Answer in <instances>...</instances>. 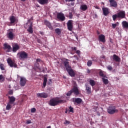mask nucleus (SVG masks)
Masks as SVG:
<instances>
[{
  "label": "nucleus",
  "instance_id": "obj_47",
  "mask_svg": "<svg viewBox=\"0 0 128 128\" xmlns=\"http://www.w3.org/2000/svg\"><path fill=\"white\" fill-rule=\"evenodd\" d=\"M66 2H75L76 0H64Z\"/></svg>",
  "mask_w": 128,
  "mask_h": 128
},
{
  "label": "nucleus",
  "instance_id": "obj_19",
  "mask_svg": "<svg viewBox=\"0 0 128 128\" xmlns=\"http://www.w3.org/2000/svg\"><path fill=\"white\" fill-rule=\"evenodd\" d=\"M102 10H103V15H104V16H108L110 14L108 8H102Z\"/></svg>",
  "mask_w": 128,
  "mask_h": 128
},
{
  "label": "nucleus",
  "instance_id": "obj_12",
  "mask_svg": "<svg viewBox=\"0 0 128 128\" xmlns=\"http://www.w3.org/2000/svg\"><path fill=\"white\" fill-rule=\"evenodd\" d=\"M37 96L38 98H46L48 97V94L46 92L38 93Z\"/></svg>",
  "mask_w": 128,
  "mask_h": 128
},
{
  "label": "nucleus",
  "instance_id": "obj_54",
  "mask_svg": "<svg viewBox=\"0 0 128 128\" xmlns=\"http://www.w3.org/2000/svg\"><path fill=\"white\" fill-rule=\"evenodd\" d=\"M37 42L38 44H42V41L40 40H38Z\"/></svg>",
  "mask_w": 128,
  "mask_h": 128
},
{
  "label": "nucleus",
  "instance_id": "obj_38",
  "mask_svg": "<svg viewBox=\"0 0 128 128\" xmlns=\"http://www.w3.org/2000/svg\"><path fill=\"white\" fill-rule=\"evenodd\" d=\"M34 66L37 68L38 69H40V64H39V62H36V64H34Z\"/></svg>",
  "mask_w": 128,
  "mask_h": 128
},
{
  "label": "nucleus",
  "instance_id": "obj_13",
  "mask_svg": "<svg viewBox=\"0 0 128 128\" xmlns=\"http://www.w3.org/2000/svg\"><path fill=\"white\" fill-rule=\"evenodd\" d=\"M11 49H12V47L10 44H8V43L6 42L4 44V50H8L7 52H10Z\"/></svg>",
  "mask_w": 128,
  "mask_h": 128
},
{
  "label": "nucleus",
  "instance_id": "obj_2",
  "mask_svg": "<svg viewBox=\"0 0 128 128\" xmlns=\"http://www.w3.org/2000/svg\"><path fill=\"white\" fill-rule=\"evenodd\" d=\"M65 102V100H60V98L56 97L52 98L50 100L49 105L52 106H56L59 104H64Z\"/></svg>",
  "mask_w": 128,
  "mask_h": 128
},
{
  "label": "nucleus",
  "instance_id": "obj_61",
  "mask_svg": "<svg viewBox=\"0 0 128 128\" xmlns=\"http://www.w3.org/2000/svg\"><path fill=\"white\" fill-rule=\"evenodd\" d=\"M32 18H33L32 17V18H30V20H28V22H30V20H32Z\"/></svg>",
  "mask_w": 128,
  "mask_h": 128
},
{
  "label": "nucleus",
  "instance_id": "obj_46",
  "mask_svg": "<svg viewBox=\"0 0 128 128\" xmlns=\"http://www.w3.org/2000/svg\"><path fill=\"white\" fill-rule=\"evenodd\" d=\"M69 109H70V112H74V109L73 108H72V106H70Z\"/></svg>",
  "mask_w": 128,
  "mask_h": 128
},
{
  "label": "nucleus",
  "instance_id": "obj_41",
  "mask_svg": "<svg viewBox=\"0 0 128 128\" xmlns=\"http://www.w3.org/2000/svg\"><path fill=\"white\" fill-rule=\"evenodd\" d=\"M107 69L110 71H112V67L111 66L109 65L107 66Z\"/></svg>",
  "mask_w": 128,
  "mask_h": 128
},
{
  "label": "nucleus",
  "instance_id": "obj_5",
  "mask_svg": "<svg viewBox=\"0 0 128 128\" xmlns=\"http://www.w3.org/2000/svg\"><path fill=\"white\" fill-rule=\"evenodd\" d=\"M118 110L116 109L115 106H112L111 107H109L108 109H107V112L110 114H114L115 113L118 112Z\"/></svg>",
  "mask_w": 128,
  "mask_h": 128
},
{
  "label": "nucleus",
  "instance_id": "obj_1",
  "mask_svg": "<svg viewBox=\"0 0 128 128\" xmlns=\"http://www.w3.org/2000/svg\"><path fill=\"white\" fill-rule=\"evenodd\" d=\"M69 60L66 59V60H64L60 64L62 68H66L68 74L71 77L75 76V72L70 64Z\"/></svg>",
  "mask_w": 128,
  "mask_h": 128
},
{
  "label": "nucleus",
  "instance_id": "obj_55",
  "mask_svg": "<svg viewBox=\"0 0 128 128\" xmlns=\"http://www.w3.org/2000/svg\"><path fill=\"white\" fill-rule=\"evenodd\" d=\"M90 70L89 69H88V70H87V73L90 74Z\"/></svg>",
  "mask_w": 128,
  "mask_h": 128
},
{
  "label": "nucleus",
  "instance_id": "obj_36",
  "mask_svg": "<svg viewBox=\"0 0 128 128\" xmlns=\"http://www.w3.org/2000/svg\"><path fill=\"white\" fill-rule=\"evenodd\" d=\"M112 18H113V20L114 21H116V20L117 18H118V14H114L113 16H112Z\"/></svg>",
  "mask_w": 128,
  "mask_h": 128
},
{
  "label": "nucleus",
  "instance_id": "obj_3",
  "mask_svg": "<svg viewBox=\"0 0 128 128\" xmlns=\"http://www.w3.org/2000/svg\"><path fill=\"white\" fill-rule=\"evenodd\" d=\"M28 54L25 51H20L17 54V57L20 60H24L28 58Z\"/></svg>",
  "mask_w": 128,
  "mask_h": 128
},
{
  "label": "nucleus",
  "instance_id": "obj_7",
  "mask_svg": "<svg viewBox=\"0 0 128 128\" xmlns=\"http://www.w3.org/2000/svg\"><path fill=\"white\" fill-rule=\"evenodd\" d=\"M73 22H74V21L72 20H69L68 21V22H67L68 29L70 32H72V29L74 28Z\"/></svg>",
  "mask_w": 128,
  "mask_h": 128
},
{
  "label": "nucleus",
  "instance_id": "obj_15",
  "mask_svg": "<svg viewBox=\"0 0 128 128\" xmlns=\"http://www.w3.org/2000/svg\"><path fill=\"white\" fill-rule=\"evenodd\" d=\"M10 24H14L15 22H18V19L16 18V16H12L10 18Z\"/></svg>",
  "mask_w": 128,
  "mask_h": 128
},
{
  "label": "nucleus",
  "instance_id": "obj_43",
  "mask_svg": "<svg viewBox=\"0 0 128 128\" xmlns=\"http://www.w3.org/2000/svg\"><path fill=\"white\" fill-rule=\"evenodd\" d=\"M116 26H117L116 24H112V28H113V29H115Z\"/></svg>",
  "mask_w": 128,
  "mask_h": 128
},
{
  "label": "nucleus",
  "instance_id": "obj_64",
  "mask_svg": "<svg viewBox=\"0 0 128 128\" xmlns=\"http://www.w3.org/2000/svg\"><path fill=\"white\" fill-rule=\"evenodd\" d=\"M40 34H42V33H40Z\"/></svg>",
  "mask_w": 128,
  "mask_h": 128
},
{
  "label": "nucleus",
  "instance_id": "obj_21",
  "mask_svg": "<svg viewBox=\"0 0 128 128\" xmlns=\"http://www.w3.org/2000/svg\"><path fill=\"white\" fill-rule=\"evenodd\" d=\"M113 60L117 62H120V58L116 54H113Z\"/></svg>",
  "mask_w": 128,
  "mask_h": 128
},
{
  "label": "nucleus",
  "instance_id": "obj_24",
  "mask_svg": "<svg viewBox=\"0 0 128 128\" xmlns=\"http://www.w3.org/2000/svg\"><path fill=\"white\" fill-rule=\"evenodd\" d=\"M80 8V10H82L83 12H86L88 10V7L86 4H82L81 5Z\"/></svg>",
  "mask_w": 128,
  "mask_h": 128
},
{
  "label": "nucleus",
  "instance_id": "obj_62",
  "mask_svg": "<svg viewBox=\"0 0 128 128\" xmlns=\"http://www.w3.org/2000/svg\"><path fill=\"white\" fill-rule=\"evenodd\" d=\"M73 62H74V64H76V61H73Z\"/></svg>",
  "mask_w": 128,
  "mask_h": 128
},
{
  "label": "nucleus",
  "instance_id": "obj_59",
  "mask_svg": "<svg viewBox=\"0 0 128 128\" xmlns=\"http://www.w3.org/2000/svg\"><path fill=\"white\" fill-rule=\"evenodd\" d=\"M22 2H25L26 1V0H20Z\"/></svg>",
  "mask_w": 128,
  "mask_h": 128
},
{
  "label": "nucleus",
  "instance_id": "obj_31",
  "mask_svg": "<svg viewBox=\"0 0 128 128\" xmlns=\"http://www.w3.org/2000/svg\"><path fill=\"white\" fill-rule=\"evenodd\" d=\"M102 80H103V83H104L105 84H108L109 83L108 80L105 78H102Z\"/></svg>",
  "mask_w": 128,
  "mask_h": 128
},
{
  "label": "nucleus",
  "instance_id": "obj_27",
  "mask_svg": "<svg viewBox=\"0 0 128 128\" xmlns=\"http://www.w3.org/2000/svg\"><path fill=\"white\" fill-rule=\"evenodd\" d=\"M85 87L86 88V91H87V93H88V94H90L92 92L91 87L88 85H85Z\"/></svg>",
  "mask_w": 128,
  "mask_h": 128
},
{
  "label": "nucleus",
  "instance_id": "obj_20",
  "mask_svg": "<svg viewBox=\"0 0 128 128\" xmlns=\"http://www.w3.org/2000/svg\"><path fill=\"white\" fill-rule=\"evenodd\" d=\"M44 25L46 26L50 30H53L54 28L52 27V24L48 20H44Z\"/></svg>",
  "mask_w": 128,
  "mask_h": 128
},
{
  "label": "nucleus",
  "instance_id": "obj_40",
  "mask_svg": "<svg viewBox=\"0 0 128 128\" xmlns=\"http://www.w3.org/2000/svg\"><path fill=\"white\" fill-rule=\"evenodd\" d=\"M91 58H92V61H94V62L97 61L96 57L95 56H92V57H91Z\"/></svg>",
  "mask_w": 128,
  "mask_h": 128
},
{
  "label": "nucleus",
  "instance_id": "obj_30",
  "mask_svg": "<svg viewBox=\"0 0 128 128\" xmlns=\"http://www.w3.org/2000/svg\"><path fill=\"white\" fill-rule=\"evenodd\" d=\"M11 104H12L10 103H9V102L8 103L7 106L6 107V110H9L12 108V106H11Z\"/></svg>",
  "mask_w": 128,
  "mask_h": 128
},
{
  "label": "nucleus",
  "instance_id": "obj_34",
  "mask_svg": "<svg viewBox=\"0 0 128 128\" xmlns=\"http://www.w3.org/2000/svg\"><path fill=\"white\" fill-rule=\"evenodd\" d=\"M55 32H56V34H60L61 33V30L60 28H57L55 29Z\"/></svg>",
  "mask_w": 128,
  "mask_h": 128
},
{
  "label": "nucleus",
  "instance_id": "obj_58",
  "mask_svg": "<svg viewBox=\"0 0 128 128\" xmlns=\"http://www.w3.org/2000/svg\"><path fill=\"white\" fill-rule=\"evenodd\" d=\"M76 38L77 39V40H78V36H76Z\"/></svg>",
  "mask_w": 128,
  "mask_h": 128
},
{
  "label": "nucleus",
  "instance_id": "obj_63",
  "mask_svg": "<svg viewBox=\"0 0 128 128\" xmlns=\"http://www.w3.org/2000/svg\"><path fill=\"white\" fill-rule=\"evenodd\" d=\"M68 113V111H66V114H67Z\"/></svg>",
  "mask_w": 128,
  "mask_h": 128
},
{
  "label": "nucleus",
  "instance_id": "obj_25",
  "mask_svg": "<svg viewBox=\"0 0 128 128\" xmlns=\"http://www.w3.org/2000/svg\"><path fill=\"white\" fill-rule=\"evenodd\" d=\"M47 82H48V78L46 76H44V78L43 86H42V88H46Z\"/></svg>",
  "mask_w": 128,
  "mask_h": 128
},
{
  "label": "nucleus",
  "instance_id": "obj_22",
  "mask_svg": "<svg viewBox=\"0 0 128 128\" xmlns=\"http://www.w3.org/2000/svg\"><path fill=\"white\" fill-rule=\"evenodd\" d=\"M37 1L41 5L46 4L48 3V0H37Z\"/></svg>",
  "mask_w": 128,
  "mask_h": 128
},
{
  "label": "nucleus",
  "instance_id": "obj_57",
  "mask_svg": "<svg viewBox=\"0 0 128 128\" xmlns=\"http://www.w3.org/2000/svg\"><path fill=\"white\" fill-rule=\"evenodd\" d=\"M70 4H71L72 6H74V2H71Z\"/></svg>",
  "mask_w": 128,
  "mask_h": 128
},
{
  "label": "nucleus",
  "instance_id": "obj_49",
  "mask_svg": "<svg viewBox=\"0 0 128 128\" xmlns=\"http://www.w3.org/2000/svg\"><path fill=\"white\" fill-rule=\"evenodd\" d=\"M26 124H28L32 123V121L31 120H27L26 122Z\"/></svg>",
  "mask_w": 128,
  "mask_h": 128
},
{
  "label": "nucleus",
  "instance_id": "obj_26",
  "mask_svg": "<svg viewBox=\"0 0 128 128\" xmlns=\"http://www.w3.org/2000/svg\"><path fill=\"white\" fill-rule=\"evenodd\" d=\"M28 32L30 34H33V28H32V23H31L28 28Z\"/></svg>",
  "mask_w": 128,
  "mask_h": 128
},
{
  "label": "nucleus",
  "instance_id": "obj_39",
  "mask_svg": "<svg viewBox=\"0 0 128 128\" xmlns=\"http://www.w3.org/2000/svg\"><path fill=\"white\" fill-rule=\"evenodd\" d=\"M72 90L70 91H68L67 94H66V96H72Z\"/></svg>",
  "mask_w": 128,
  "mask_h": 128
},
{
  "label": "nucleus",
  "instance_id": "obj_52",
  "mask_svg": "<svg viewBox=\"0 0 128 128\" xmlns=\"http://www.w3.org/2000/svg\"><path fill=\"white\" fill-rule=\"evenodd\" d=\"M72 50L76 51L77 50L76 47H72Z\"/></svg>",
  "mask_w": 128,
  "mask_h": 128
},
{
  "label": "nucleus",
  "instance_id": "obj_48",
  "mask_svg": "<svg viewBox=\"0 0 128 128\" xmlns=\"http://www.w3.org/2000/svg\"><path fill=\"white\" fill-rule=\"evenodd\" d=\"M76 54H78V56H80V50H77L76 51Z\"/></svg>",
  "mask_w": 128,
  "mask_h": 128
},
{
  "label": "nucleus",
  "instance_id": "obj_10",
  "mask_svg": "<svg viewBox=\"0 0 128 128\" xmlns=\"http://www.w3.org/2000/svg\"><path fill=\"white\" fill-rule=\"evenodd\" d=\"M118 18H124L126 16V13L124 10L119 12L118 14Z\"/></svg>",
  "mask_w": 128,
  "mask_h": 128
},
{
  "label": "nucleus",
  "instance_id": "obj_51",
  "mask_svg": "<svg viewBox=\"0 0 128 128\" xmlns=\"http://www.w3.org/2000/svg\"><path fill=\"white\" fill-rule=\"evenodd\" d=\"M69 17H70V19H72V18L73 16H72V13H70V14Z\"/></svg>",
  "mask_w": 128,
  "mask_h": 128
},
{
  "label": "nucleus",
  "instance_id": "obj_44",
  "mask_svg": "<svg viewBox=\"0 0 128 128\" xmlns=\"http://www.w3.org/2000/svg\"><path fill=\"white\" fill-rule=\"evenodd\" d=\"M36 112V108H32V109H31V112L32 113H34V112Z\"/></svg>",
  "mask_w": 128,
  "mask_h": 128
},
{
  "label": "nucleus",
  "instance_id": "obj_33",
  "mask_svg": "<svg viewBox=\"0 0 128 128\" xmlns=\"http://www.w3.org/2000/svg\"><path fill=\"white\" fill-rule=\"evenodd\" d=\"M0 68L2 70V71L5 70L4 65L3 64H2V62H0Z\"/></svg>",
  "mask_w": 128,
  "mask_h": 128
},
{
  "label": "nucleus",
  "instance_id": "obj_45",
  "mask_svg": "<svg viewBox=\"0 0 128 128\" xmlns=\"http://www.w3.org/2000/svg\"><path fill=\"white\" fill-rule=\"evenodd\" d=\"M48 80H49V81L48 82V85L52 84V79H49Z\"/></svg>",
  "mask_w": 128,
  "mask_h": 128
},
{
  "label": "nucleus",
  "instance_id": "obj_37",
  "mask_svg": "<svg viewBox=\"0 0 128 128\" xmlns=\"http://www.w3.org/2000/svg\"><path fill=\"white\" fill-rule=\"evenodd\" d=\"M4 80V78L2 74L0 75V82H2Z\"/></svg>",
  "mask_w": 128,
  "mask_h": 128
},
{
  "label": "nucleus",
  "instance_id": "obj_16",
  "mask_svg": "<svg viewBox=\"0 0 128 128\" xmlns=\"http://www.w3.org/2000/svg\"><path fill=\"white\" fill-rule=\"evenodd\" d=\"M99 42L104 43L106 42V36L104 34H101L98 36Z\"/></svg>",
  "mask_w": 128,
  "mask_h": 128
},
{
  "label": "nucleus",
  "instance_id": "obj_17",
  "mask_svg": "<svg viewBox=\"0 0 128 128\" xmlns=\"http://www.w3.org/2000/svg\"><path fill=\"white\" fill-rule=\"evenodd\" d=\"M73 102L75 104H80L82 102V100L81 98H74Z\"/></svg>",
  "mask_w": 128,
  "mask_h": 128
},
{
  "label": "nucleus",
  "instance_id": "obj_9",
  "mask_svg": "<svg viewBox=\"0 0 128 128\" xmlns=\"http://www.w3.org/2000/svg\"><path fill=\"white\" fill-rule=\"evenodd\" d=\"M71 90L72 93H74L76 96H78L80 94V92L76 86H74V88Z\"/></svg>",
  "mask_w": 128,
  "mask_h": 128
},
{
  "label": "nucleus",
  "instance_id": "obj_42",
  "mask_svg": "<svg viewBox=\"0 0 128 128\" xmlns=\"http://www.w3.org/2000/svg\"><path fill=\"white\" fill-rule=\"evenodd\" d=\"M70 124V121H68V120H65V122H64V124L66 125H68Z\"/></svg>",
  "mask_w": 128,
  "mask_h": 128
},
{
  "label": "nucleus",
  "instance_id": "obj_56",
  "mask_svg": "<svg viewBox=\"0 0 128 128\" xmlns=\"http://www.w3.org/2000/svg\"><path fill=\"white\" fill-rule=\"evenodd\" d=\"M101 58H106V56H101Z\"/></svg>",
  "mask_w": 128,
  "mask_h": 128
},
{
  "label": "nucleus",
  "instance_id": "obj_32",
  "mask_svg": "<svg viewBox=\"0 0 128 128\" xmlns=\"http://www.w3.org/2000/svg\"><path fill=\"white\" fill-rule=\"evenodd\" d=\"M99 76H100L104 78H106V76L104 74L102 70H100V72H99Z\"/></svg>",
  "mask_w": 128,
  "mask_h": 128
},
{
  "label": "nucleus",
  "instance_id": "obj_18",
  "mask_svg": "<svg viewBox=\"0 0 128 128\" xmlns=\"http://www.w3.org/2000/svg\"><path fill=\"white\" fill-rule=\"evenodd\" d=\"M26 82V78L21 77L20 80V84L22 86H24Z\"/></svg>",
  "mask_w": 128,
  "mask_h": 128
},
{
  "label": "nucleus",
  "instance_id": "obj_4",
  "mask_svg": "<svg viewBox=\"0 0 128 128\" xmlns=\"http://www.w3.org/2000/svg\"><path fill=\"white\" fill-rule=\"evenodd\" d=\"M7 38L10 40H12L14 37V30L12 28H10L8 30L6 34Z\"/></svg>",
  "mask_w": 128,
  "mask_h": 128
},
{
  "label": "nucleus",
  "instance_id": "obj_6",
  "mask_svg": "<svg viewBox=\"0 0 128 128\" xmlns=\"http://www.w3.org/2000/svg\"><path fill=\"white\" fill-rule=\"evenodd\" d=\"M57 18L61 22H64L66 20L64 14L62 12L58 13Z\"/></svg>",
  "mask_w": 128,
  "mask_h": 128
},
{
  "label": "nucleus",
  "instance_id": "obj_29",
  "mask_svg": "<svg viewBox=\"0 0 128 128\" xmlns=\"http://www.w3.org/2000/svg\"><path fill=\"white\" fill-rule=\"evenodd\" d=\"M122 26L124 28H128V22L126 21H124L122 22Z\"/></svg>",
  "mask_w": 128,
  "mask_h": 128
},
{
  "label": "nucleus",
  "instance_id": "obj_60",
  "mask_svg": "<svg viewBox=\"0 0 128 128\" xmlns=\"http://www.w3.org/2000/svg\"><path fill=\"white\" fill-rule=\"evenodd\" d=\"M46 128H51V126H48Z\"/></svg>",
  "mask_w": 128,
  "mask_h": 128
},
{
  "label": "nucleus",
  "instance_id": "obj_35",
  "mask_svg": "<svg viewBox=\"0 0 128 128\" xmlns=\"http://www.w3.org/2000/svg\"><path fill=\"white\" fill-rule=\"evenodd\" d=\"M92 62L91 60H88V62H87V66L90 67L92 66Z\"/></svg>",
  "mask_w": 128,
  "mask_h": 128
},
{
  "label": "nucleus",
  "instance_id": "obj_53",
  "mask_svg": "<svg viewBox=\"0 0 128 128\" xmlns=\"http://www.w3.org/2000/svg\"><path fill=\"white\" fill-rule=\"evenodd\" d=\"M41 62V60L40 59V58H37L36 59V62Z\"/></svg>",
  "mask_w": 128,
  "mask_h": 128
},
{
  "label": "nucleus",
  "instance_id": "obj_11",
  "mask_svg": "<svg viewBox=\"0 0 128 128\" xmlns=\"http://www.w3.org/2000/svg\"><path fill=\"white\" fill-rule=\"evenodd\" d=\"M20 49L19 45L16 43L12 45V52L14 53L16 52Z\"/></svg>",
  "mask_w": 128,
  "mask_h": 128
},
{
  "label": "nucleus",
  "instance_id": "obj_8",
  "mask_svg": "<svg viewBox=\"0 0 128 128\" xmlns=\"http://www.w3.org/2000/svg\"><path fill=\"white\" fill-rule=\"evenodd\" d=\"M7 62L10 68H17V64L16 63H14L11 58H8Z\"/></svg>",
  "mask_w": 128,
  "mask_h": 128
},
{
  "label": "nucleus",
  "instance_id": "obj_50",
  "mask_svg": "<svg viewBox=\"0 0 128 128\" xmlns=\"http://www.w3.org/2000/svg\"><path fill=\"white\" fill-rule=\"evenodd\" d=\"M8 94H9L10 95H12L13 94V91L12 90H10L9 92H8Z\"/></svg>",
  "mask_w": 128,
  "mask_h": 128
},
{
  "label": "nucleus",
  "instance_id": "obj_28",
  "mask_svg": "<svg viewBox=\"0 0 128 128\" xmlns=\"http://www.w3.org/2000/svg\"><path fill=\"white\" fill-rule=\"evenodd\" d=\"M89 84H90V85L92 86H94L96 85L95 81L92 79H90V80H89Z\"/></svg>",
  "mask_w": 128,
  "mask_h": 128
},
{
  "label": "nucleus",
  "instance_id": "obj_23",
  "mask_svg": "<svg viewBox=\"0 0 128 128\" xmlns=\"http://www.w3.org/2000/svg\"><path fill=\"white\" fill-rule=\"evenodd\" d=\"M8 98L10 100V102H8V103L10 104H13L15 101H16V98L13 96H8Z\"/></svg>",
  "mask_w": 128,
  "mask_h": 128
},
{
  "label": "nucleus",
  "instance_id": "obj_14",
  "mask_svg": "<svg viewBox=\"0 0 128 128\" xmlns=\"http://www.w3.org/2000/svg\"><path fill=\"white\" fill-rule=\"evenodd\" d=\"M109 2H110V6H111V7H113L114 8H117L118 4L115 0H109Z\"/></svg>",
  "mask_w": 128,
  "mask_h": 128
}]
</instances>
